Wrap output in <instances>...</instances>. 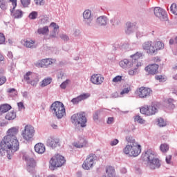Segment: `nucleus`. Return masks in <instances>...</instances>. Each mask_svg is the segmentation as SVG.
I'll list each match as a JSON object with an SVG mask.
<instances>
[{
  "instance_id": "f257e3e1",
  "label": "nucleus",
  "mask_w": 177,
  "mask_h": 177,
  "mask_svg": "<svg viewBox=\"0 0 177 177\" xmlns=\"http://www.w3.org/2000/svg\"><path fill=\"white\" fill-rule=\"evenodd\" d=\"M19 127L18 126L10 128L0 142V154L6 156L8 160H12V156L16 151H19L20 142L17 140Z\"/></svg>"
},
{
  "instance_id": "f03ea898",
  "label": "nucleus",
  "mask_w": 177,
  "mask_h": 177,
  "mask_svg": "<svg viewBox=\"0 0 177 177\" xmlns=\"http://www.w3.org/2000/svg\"><path fill=\"white\" fill-rule=\"evenodd\" d=\"M126 141L127 143L123 149V153L129 157H138L142 153L140 144L131 136L126 137Z\"/></svg>"
},
{
  "instance_id": "7ed1b4c3",
  "label": "nucleus",
  "mask_w": 177,
  "mask_h": 177,
  "mask_svg": "<svg viewBox=\"0 0 177 177\" xmlns=\"http://www.w3.org/2000/svg\"><path fill=\"white\" fill-rule=\"evenodd\" d=\"M143 54L142 53H136L131 55L130 59H124L119 62V66L123 70H129V68H135L138 70L139 67H142V63L138 62V60L142 57Z\"/></svg>"
},
{
  "instance_id": "20e7f679",
  "label": "nucleus",
  "mask_w": 177,
  "mask_h": 177,
  "mask_svg": "<svg viewBox=\"0 0 177 177\" xmlns=\"http://www.w3.org/2000/svg\"><path fill=\"white\" fill-rule=\"evenodd\" d=\"M142 158L146 161L147 167H149L150 169H157L161 167L160 160L157 158V153L151 149L145 151L142 154Z\"/></svg>"
},
{
  "instance_id": "39448f33",
  "label": "nucleus",
  "mask_w": 177,
  "mask_h": 177,
  "mask_svg": "<svg viewBox=\"0 0 177 177\" xmlns=\"http://www.w3.org/2000/svg\"><path fill=\"white\" fill-rule=\"evenodd\" d=\"M165 48V44L162 41H147L142 44V50H145L147 55L153 56V55H156L158 50H162Z\"/></svg>"
},
{
  "instance_id": "423d86ee",
  "label": "nucleus",
  "mask_w": 177,
  "mask_h": 177,
  "mask_svg": "<svg viewBox=\"0 0 177 177\" xmlns=\"http://www.w3.org/2000/svg\"><path fill=\"white\" fill-rule=\"evenodd\" d=\"M50 111L53 115L57 117L59 120L63 118V117L66 115V108H64V104L59 101H56L51 104Z\"/></svg>"
},
{
  "instance_id": "0eeeda50",
  "label": "nucleus",
  "mask_w": 177,
  "mask_h": 177,
  "mask_svg": "<svg viewBox=\"0 0 177 177\" xmlns=\"http://www.w3.org/2000/svg\"><path fill=\"white\" fill-rule=\"evenodd\" d=\"M86 116H85V113L80 112L74 114L71 116V122L75 125V127L81 128H85L86 127Z\"/></svg>"
},
{
  "instance_id": "6e6552de",
  "label": "nucleus",
  "mask_w": 177,
  "mask_h": 177,
  "mask_svg": "<svg viewBox=\"0 0 177 177\" xmlns=\"http://www.w3.org/2000/svg\"><path fill=\"white\" fill-rule=\"evenodd\" d=\"M35 135V129L30 124H27L21 131V136L26 142H32Z\"/></svg>"
},
{
  "instance_id": "1a4fd4ad",
  "label": "nucleus",
  "mask_w": 177,
  "mask_h": 177,
  "mask_svg": "<svg viewBox=\"0 0 177 177\" xmlns=\"http://www.w3.org/2000/svg\"><path fill=\"white\" fill-rule=\"evenodd\" d=\"M64 164H66V159L63 156L60 154H55L50 160V169H55V168H59V167H63Z\"/></svg>"
},
{
  "instance_id": "9d476101",
  "label": "nucleus",
  "mask_w": 177,
  "mask_h": 177,
  "mask_svg": "<svg viewBox=\"0 0 177 177\" xmlns=\"http://www.w3.org/2000/svg\"><path fill=\"white\" fill-rule=\"evenodd\" d=\"M24 80L27 82V84L32 85V86H37V85H38V82H39V77H38V75L31 71H28L24 75Z\"/></svg>"
},
{
  "instance_id": "9b49d317",
  "label": "nucleus",
  "mask_w": 177,
  "mask_h": 177,
  "mask_svg": "<svg viewBox=\"0 0 177 177\" xmlns=\"http://www.w3.org/2000/svg\"><path fill=\"white\" fill-rule=\"evenodd\" d=\"M152 92L153 91L150 88L142 86L136 91V95L140 99H147V97H150Z\"/></svg>"
},
{
  "instance_id": "f8f14e48",
  "label": "nucleus",
  "mask_w": 177,
  "mask_h": 177,
  "mask_svg": "<svg viewBox=\"0 0 177 177\" xmlns=\"http://www.w3.org/2000/svg\"><path fill=\"white\" fill-rule=\"evenodd\" d=\"M141 114L145 115H154L158 111V105L151 104V106H145L140 109Z\"/></svg>"
},
{
  "instance_id": "ddd939ff",
  "label": "nucleus",
  "mask_w": 177,
  "mask_h": 177,
  "mask_svg": "<svg viewBox=\"0 0 177 177\" xmlns=\"http://www.w3.org/2000/svg\"><path fill=\"white\" fill-rule=\"evenodd\" d=\"M96 155L93 153H91L90 155H88L82 165V167L84 168V169H91V168L93 167V165L95 164V161H96Z\"/></svg>"
},
{
  "instance_id": "4468645a",
  "label": "nucleus",
  "mask_w": 177,
  "mask_h": 177,
  "mask_svg": "<svg viewBox=\"0 0 177 177\" xmlns=\"http://www.w3.org/2000/svg\"><path fill=\"white\" fill-rule=\"evenodd\" d=\"M9 2L12 3V9H10L11 16L14 19H21L23 17V11L21 10H16V6H17V0H8Z\"/></svg>"
},
{
  "instance_id": "2eb2a0df",
  "label": "nucleus",
  "mask_w": 177,
  "mask_h": 177,
  "mask_svg": "<svg viewBox=\"0 0 177 177\" xmlns=\"http://www.w3.org/2000/svg\"><path fill=\"white\" fill-rule=\"evenodd\" d=\"M83 19V21L87 27H92L93 26V17L92 16V11L91 10L84 11Z\"/></svg>"
},
{
  "instance_id": "dca6fc26",
  "label": "nucleus",
  "mask_w": 177,
  "mask_h": 177,
  "mask_svg": "<svg viewBox=\"0 0 177 177\" xmlns=\"http://www.w3.org/2000/svg\"><path fill=\"white\" fill-rule=\"evenodd\" d=\"M24 158L25 161L26 162V169L28 172H32L35 168V165H37V163L35 162V160L34 158L30 157L28 155L24 156Z\"/></svg>"
},
{
  "instance_id": "f3484780",
  "label": "nucleus",
  "mask_w": 177,
  "mask_h": 177,
  "mask_svg": "<svg viewBox=\"0 0 177 177\" xmlns=\"http://www.w3.org/2000/svg\"><path fill=\"white\" fill-rule=\"evenodd\" d=\"M153 10V13L156 17L160 19V20H167V12L164 9L160 7H155L152 8Z\"/></svg>"
},
{
  "instance_id": "a211bd4d",
  "label": "nucleus",
  "mask_w": 177,
  "mask_h": 177,
  "mask_svg": "<svg viewBox=\"0 0 177 177\" xmlns=\"http://www.w3.org/2000/svg\"><path fill=\"white\" fill-rule=\"evenodd\" d=\"M104 81V77L100 74H93L91 77V82L94 85H102Z\"/></svg>"
},
{
  "instance_id": "6ab92c4d",
  "label": "nucleus",
  "mask_w": 177,
  "mask_h": 177,
  "mask_svg": "<svg viewBox=\"0 0 177 177\" xmlns=\"http://www.w3.org/2000/svg\"><path fill=\"white\" fill-rule=\"evenodd\" d=\"M145 71L148 73V74H151V75H156L158 73V65L156 64H153L151 65H148L145 68Z\"/></svg>"
},
{
  "instance_id": "aec40b11",
  "label": "nucleus",
  "mask_w": 177,
  "mask_h": 177,
  "mask_svg": "<svg viewBox=\"0 0 177 177\" xmlns=\"http://www.w3.org/2000/svg\"><path fill=\"white\" fill-rule=\"evenodd\" d=\"M53 63H56V59L47 58L39 62L37 66L39 67H48V66H50V64H53Z\"/></svg>"
},
{
  "instance_id": "412c9836",
  "label": "nucleus",
  "mask_w": 177,
  "mask_h": 177,
  "mask_svg": "<svg viewBox=\"0 0 177 177\" xmlns=\"http://www.w3.org/2000/svg\"><path fill=\"white\" fill-rule=\"evenodd\" d=\"M109 23V18L104 15L100 16L96 19V24L100 27H106Z\"/></svg>"
},
{
  "instance_id": "4be33fe9",
  "label": "nucleus",
  "mask_w": 177,
  "mask_h": 177,
  "mask_svg": "<svg viewBox=\"0 0 177 177\" xmlns=\"http://www.w3.org/2000/svg\"><path fill=\"white\" fill-rule=\"evenodd\" d=\"M90 96L91 94L89 93H83L77 96V97L73 98L71 100V102L73 103V104H78L80 102H82V100L88 99V97H89Z\"/></svg>"
},
{
  "instance_id": "5701e85b",
  "label": "nucleus",
  "mask_w": 177,
  "mask_h": 177,
  "mask_svg": "<svg viewBox=\"0 0 177 177\" xmlns=\"http://www.w3.org/2000/svg\"><path fill=\"white\" fill-rule=\"evenodd\" d=\"M59 145V139L56 138L50 137L47 140V146L52 147V149H56Z\"/></svg>"
},
{
  "instance_id": "b1692460",
  "label": "nucleus",
  "mask_w": 177,
  "mask_h": 177,
  "mask_svg": "<svg viewBox=\"0 0 177 177\" xmlns=\"http://www.w3.org/2000/svg\"><path fill=\"white\" fill-rule=\"evenodd\" d=\"M46 150L45 145L43 143H37L35 145V151L36 153H38V154H44Z\"/></svg>"
},
{
  "instance_id": "393cba45",
  "label": "nucleus",
  "mask_w": 177,
  "mask_h": 177,
  "mask_svg": "<svg viewBox=\"0 0 177 177\" xmlns=\"http://www.w3.org/2000/svg\"><path fill=\"white\" fill-rule=\"evenodd\" d=\"M88 142L85 138H80L79 141L73 143V146L75 147H77V149L85 147V146H86Z\"/></svg>"
},
{
  "instance_id": "a878e982",
  "label": "nucleus",
  "mask_w": 177,
  "mask_h": 177,
  "mask_svg": "<svg viewBox=\"0 0 177 177\" xmlns=\"http://www.w3.org/2000/svg\"><path fill=\"white\" fill-rule=\"evenodd\" d=\"M135 31V24L133 23L127 22V29L125 30L126 34L128 35L132 34Z\"/></svg>"
},
{
  "instance_id": "bb28decb",
  "label": "nucleus",
  "mask_w": 177,
  "mask_h": 177,
  "mask_svg": "<svg viewBox=\"0 0 177 177\" xmlns=\"http://www.w3.org/2000/svg\"><path fill=\"white\" fill-rule=\"evenodd\" d=\"M10 109H12V106L8 104H3L0 106V110L2 114L8 113Z\"/></svg>"
},
{
  "instance_id": "cd10ccee",
  "label": "nucleus",
  "mask_w": 177,
  "mask_h": 177,
  "mask_svg": "<svg viewBox=\"0 0 177 177\" xmlns=\"http://www.w3.org/2000/svg\"><path fill=\"white\" fill-rule=\"evenodd\" d=\"M37 33L39 35H46L49 33V28L48 26H44L43 28H39L37 30Z\"/></svg>"
},
{
  "instance_id": "c85d7f7f",
  "label": "nucleus",
  "mask_w": 177,
  "mask_h": 177,
  "mask_svg": "<svg viewBox=\"0 0 177 177\" xmlns=\"http://www.w3.org/2000/svg\"><path fill=\"white\" fill-rule=\"evenodd\" d=\"M24 45L26 46V48H30L32 49H34V48H36L35 46V41L33 40H26Z\"/></svg>"
},
{
  "instance_id": "c756f323",
  "label": "nucleus",
  "mask_w": 177,
  "mask_h": 177,
  "mask_svg": "<svg viewBox=\"0 0 177 177\" xmlns=\"http://www.w3.org/2000/svg\"><path fill=\"white\" fill-rule=\"evenodd\" d=\"M50 82H52V79L50 77H46L41 82L40 86L45 88V86H48Z\"/></svg>"
},
{
  "instance_id": "7c9ffc66",
  "label": "nucleus",
  "mask_w": 177,
  "mask_h": 177,
  "mask_svg": "<svg viewBox=\"0 0 177 177\" xmlns=\"http://www.w3.org/2000/svg\"><path fill=\"white\" fill-rule=\"evenodd\" d=\"M16 118V112L15 111H10L8 112L6 115V120H8V121H12Z\"/></svg>"
},
{
  "instance_id": "2f4dec72",
  "label": "nucleus",
  "mask_w": 177,
  "mask_h": 177,
  "mask_svg": "<svg viewBox=\"0 0 177 177\" xmlns=\"http://www.w3.org/2000/svg\"><path fill=\"white\" fill-rule=\"evenodd\" d=\"M160 150L162 153H167L169 150V145L167 143H163L160 146Z\"/></svg>"
},
{
  "instance_id": "473e14b6",
  "label": "nucleus",
  "mask_w": 177,
  "mask_h": 177,
  "mask_svg": "<svg viewBox=\"0 0 177 177\" xmlns=\"http://www.w3.org/2000/svg\"><path fill=\"white\" fill-rule=\"evenodd\" d=\"M157 125L160 127V128H164V127H167V121L164 120L162 118H159L157 120Z\"/></svg>"
},
{
  "instance_id": "72a5a7b5",
  "label": "nucleus",
  "mask_w": 177,
  "mask_h": 177,
  "mask_svg": "<svg viewBox=\"0 0 177 177\" xmlns=\"http://www.w3.org/2000/svg\"><path fill=\"white\" fill-rule=\"evenodd\" d=\"M0 8L2 10H6L8 9V1L6 0H0Z\"/></svg>"
},
{
  "instance_id": "f704fd0d",
  "label": "nucleus",
  "mask_w": 177,
  "mask_h": 177,
  "mask_svg": "<svg viewBox=\"0 0 177 177\" xmlns=\"http://www.w3.org/2000/svg\"><path fill=\"white\" fill-rule=\"evenodd\" d=\"M59 38L64 41V42H68L70 41V37L67 35V34L65 33H61L59 34Z\"/></svg>"
},
{
  "instance_id": "c9c22d12",
  "label": "nucleus",
  "mask_w": 177,
  "mask_h": 177,
  "mask_svg": "<svg viewBox=\"0 0 177 177\" xmlns=\"http://www.w3.org/2000/svg\"><path fill=\"white\" fill-rule=\"evenodd\" d=\"M104 110H105L104 109H102L95 112V113L93 114L94 121H97V120H99V114H100V113H103Z\"/></svg>"
},
{
  "instance_id": "e433bc0d",
  "label": "nucleus",
  "mask_w": 177,
  "mask_h": 177,
  "mask_svg": "<svg viewBox=\"0 0 177 177\" xmlns=\"http://www.w3.org/2000/svg\"><path fill=\"white\" fill-rule=\"evenodd\" d=\"M134 121L135 122H138V124H145V120H143V118L140 115L134 116Z\"/></svg>"
},
{
  "instance_id": "4c0bfd02",
  "label": "nucleus",
  "mask_w": 177,
  "mask_h": 177,
  "mask_svg": "<svg viewBox=\"0 0 177 177\" xmlns=\"http://www.w3.org/2000/svg\"><path fill=\"white\" fill-rule=\"evenodd\" d=\"M131 86H127L122 90V91L120 92V95L122 96H124V95H128L129 92H131Z\"/></svg>"
},
{
  "instance_id": "58836bf2",
  "label": "nucleus",
  "mask_w": 177,
  "mask_h": 177,
  "mask_svg": "<svg viewBox=\"0 0 177 177\" xmlns=\"http://www.w3.org/2000/svg\"><path fill=\"white\" fill-rule=\"evenodd\" d=\"M170 10L173 15L177 16V6L176 3H172L170 7Z\"/></svg>"
},
{
  "instance_id": "ea45409f",
  "label": "nucleus",
  "mask_w": 177,
  "mask_h": 177,
  "mask_svg": "<svg viewBox=\"0 0 177 177\" xmlns=\"http://www.w3.org/2000/svg\"><path fill=\"white\" fill-rule=\"evenodd\" d=\"M145 35L146 32H145L143 30H138L136 33V36L138 39L142 38V37H145Z\"/></svg>"
},
{
  "instance_id": "a19ab883",
  "label": "nucleus",
  "mask_w": 177,
  "mask_h": 177,
  "mask_svg": "<svg viewBox=\"0 0 177 177\" xmlns=\"http://www.w3.org/2000/svg\"><path fill=\"white\" fill-rule=\"evenodd\" d=\"M70 82H71V80H65L64 82H62L61 84L60 88L62 89H66V88H67V86H68Z\"/></svg>"
},
{
  "instance_id": "79ce46f5",
  "label": "nucleus",
  "mask_w": 177,
  "mask_h": 177,
  "mask_svg": "<svg viewBox=\"0 0 177 177\" xmlns=\"http://www.w3.org/2000/svg\"><path fill=\"white\" fill-rule=\"evenodd\" d=\"M124 78V76L117 75L116 77H113L112 80V82H115L117 84L118 82H121Z\"/></svg>"
},
{
  "instance_id": "37998d69",
  "label": "nucleus",
  "mask_w": 177,
  "mask_h": 177,
  "mask_svg": "<svg viewBox=\"0 0 177 177\" xmlns=\"http://www.w3.org/2000/svg\"><path fill=\"white\" fill-rule=\"evenodd\" d=\"M174 102H175V101L172 98L167 100V104H169L168 105L169 109H175V104H174Z\"/></svg>"
},
{
  "instance_id": "c03bdc74",
  "label": "nucleus",
  "mask_w": 177,
  "mask_h": 177,
  "mask_svg": "<svg viewBox=\"0 0 177 177\" xmlns=\"http://www.w3.org/2000/svg\"><path fill=\"white\" fill-rule=\"evenodd\" d=\"M110 22L111 23L112 26H118L121 21L117 17H114L110 20Z\"/></svg>"
},
{
  "instance_id": "a18cd8bd",
  "label": "nucleus",
  "mask_w": 177,
  "mask_h": 177,
  "mask_svg": "<svg viewBox=\"0 0 177 177\" xmlns=\"http://www.w3.org/2000/svg\"><path fill=\"white\" fill-rule=\"evenodd\" d=\"M21 3L24 8H28V6L31 3V0H21Z\"/></svg>"
},
{
  "instance_id": "49530a36",
  "label": "nucleus",
  "mask_w": 177,
  "mask_h": 177,
  "mask_svg": "<svg viewBox=\"0 0 177 177\" xmlns=\"http://www.w3.org/2000/svg\"><path fill=\"white\" fill-rule=\"evenodd\" d=\"M37 17H38V12L37 11H33L29 15V19H31V20H35Z\"/></svg>"
},
{
  "instance_id": "de8ad7c7",
  "label": "nucleus",
  "mask_w": 177,
  "mask_h": 177,
  "mask_svg": "<svg viewBox=\"0 0 177 177\" xmlns=\"http://www.w3.org/2000/svg\"><path fill=\"white\" fill-rule=\"evenodd\" d=\"M50 27H53V32H55V31H57V30H59V26L57 24H56V23L53 22L50 24Z\"/></svg>"
},
{
  "instance_id": "09e8293b",
  "label": "nucleus",
  "mask_w": 177,
  "mask_h": 177,
  "mask_svg": "<svg viewBox=\"0 0 177 177\" xmlns=\"http://www.w3.org/2000/svg\"><path fill=\"white\" fill-rule=\"evenodd\" d=\"M131 69L129 70V75H136V73H137V70L138 69H135V68H131Z\"/></svg>"
},
{
  "instance_id": "8fccbe9b",
  "label": "nucleus",
  "mask_w": 177,
  "mask_h": 177,
  "mask_svg": "<svg viewBox=\"0 0 177 177\" xmlns=\"http://www.w3.org/2000/svg\"><path fill=\"white\" fill-rule=\"evenodd\" d=\"M7 92L8 93H12L14 96H16V95H17V91H16V88H8L7 90Z\"/></svg>"
},
{
  "instance_id": "3c124183",
  "label": "nucleus",
  "mask_w": 177,
  "mask_h": 177,
  "mask_svg": "<svg viewBox=\"0 0 177 177\" xmlns=\"http://www.w3.org/2000/svg\"><path fill=\"white\" fill-rule=\"evenodd\" d=\"M5 35L2 33H0V45H3L5 44Z\"/></svg>"
},
{
  "instance_id": "603ef678",
  "label": "nucleus",
  "mask_w": 177,
  "mask_h": 177,
  "mask_svg": "<svg viewBox=\"0 0 177 177\" xmlns=\"http://www.w3.org/2000/svg\"><path fill=\"white\" fill-rule=\"evenodd\" d=\"M118 143H120V140L118 139H113V140L111 141L110 145L111 146H117Z\"/></svg>"
},
{
  "instance_id": "864d4df0",
  "label": "nucleus",
  "mask_w": 177,
  "mask_h": 177,
  "mask_svg": "<svg viewBox=\"0 0 177 177\" xmlns=\"http://www.w3.org/2000/svg\"><path fill=\"white\" fill-rule=\"evenodd\" d=\"M155 79L160 82H164L165 81V79L162 77V75H156L155 76Z\"/></svg>"
},
{
  "instance_id": "5fc2aeb1",
  "label": "nucleus",
  "mask_w": 177,
  "mask_h": 177,
  "mask_svg": "<svg viewBox=\"0 0 177 177\" xmlns=\"http://www.w3.org/2000/svg\"><path fill=\"white\" fill-rule=\"evenodd\" d=\"M36 5L39 6H42L44 3H45V1L44 0H34Z\"/></svg>"
},
{
  "instance_id": "6e6d98bb",
  "label": "nucleus",
  "mask_w": 177,
  "mask_h": 177,
  "mask_svg": "<svg viewBox=\"0 0 177 177\" xmlns=\"http://www.w3.org/2000/svg\"><path fill=\"white\" fill-rule=\"evenodd\" d=\"M172 160V156L168 155L166 156L165 161L167 164H171V160Z\"/></svg>"
},
{
  "instance_id": "4d7b16f0",
  "label": "nucleus",
  "mask_w": 177,
  "mask_h": 177,
  "mask_svg": "<svg viewBox=\"0 0 177 177\" xmlns=\"http://www.w3.org/2000/svg\"><path fill=\"white\" fill-rule=\"evenodd\" d=\"M106 123L110 125L111 124H113L114 123V118L113 117H109L108 118V120H107V122Z\"/></svg>"
},
{
  "instance_id": "13d9d810",
  "label": "nucleus",
  "mask_w": 177,
  "mask_h": 177,
  "mask_svg": "<svg viewBox=\"0 0 177 177\" xmlns=\"http://www.w3.org/2000/svg\"><path fill=\"white\" fill-rule=\"evenodd\" d=\"M5 82H6V77H0V86L3 85V84H5Z\"/></svg>"
},
{
  "instance_id": "bf43d9fd",
  "label": "nucleus",
  "mask_w": 177,
  "mask_h": 177,
  "mask_svg": "<svg viewBox=\"0 0 177 177\" xmlns=\"http://www.w3.org/2000/svg\"><path fill=\"white\" fill-rule=\"evenodd\" d=\"M17 106H18L19 110H23V109H25L24 104L23 102H18Z\"/></svg>"
},
{
  "instance_id": "052dcab7",
  "label": "nucleus",
  "mask_w": 177,
  "mask_h": 177,
  "mask_svg": "<svg viewBox=\"0 0 177 177\" xmlns=\"http://www.w3.org/2000/svg\"><path fill=\"white\" fill-rule=\"evenodd\" d=\"M120 48V49H128L129 48V45L128 44H123Z\"/></svg>"
},
{
  "instance_id": "680f3d73",
  "label": "nucleus",
  "mask_w": 177,
  "mask_h": 177,
  "mask_svg": "<svg viewBox=\"0 0 177 177\" xmlns=\"http://www.w3.org/2000/svg\"><path fill=\"white\" fill-rule=\"evenodd\" d=\"M80 30L75 29V30H74L73 35H75V37H78V35H80Z\"/></svg>"
},
{
  "instance_id": "e2e57ef3",
  "label": "nucleus",
  "mask_w": 177,
  "mask_h": 177,
  "mask_svg": "<svg viewBox=\"0 0 177 177\" xmlns=\"http://www.w3.org/2000/svg\"><path fill=\"white\" fill-rule=\"evenodd\" d=\"M111 97L115 99L117 97H118V93L115 92L111 94Z\"/></svg>"
},
{
  "instance_id": "0e129e2a",
  "label": "nucleus",
  "mask_w": 177,
  "mask_h": 177,
  "mask_svg": "<svg viewBox=\"0 0 177 177\" xmlns=\"http://www.w3.org/2000/svg\"><path fill=\"white\" fill-rule=\"evenodd\" d=\"M169 45H175V44H176V41H175V39H170L169 41Z\"/></svg>"
},
{
  "instance_id": "69168bd1",
  "label": "nucleus",
  "mask_w": 177,
  "mask_h": 177,
  "mask_svg": "<svg viewBox=\"0 0 177 177\" xmlns=\"http://www.w3.org/2000/svg\"><path fill=\"white\" fill-rule=\"evenodd\" d=\"M7 56L9 57V59H13V53H12L10 51L8 53Z\"/></svg>"
},
{
  "instance_id": "338daca9",
  "label": "nucleus",
  "mask_w": 177,
  "mask_h": 177,
  "mask_svg": "<svg viewBox=\"0 0 177 177\" xmlns=\"http://www.w3.org/2000/svg\"><path fill=\"white\" fill-rule=\"evenodd\" d=\"M21 93H22L23 97H25L26 99V97H28V93L27 91L22 92Z\"/></svg>"
},
{
  "instance_id": "774afa93",
  "label": "nucleus",
  "mask_w": 177,
  "mask_h": 177,
  "mask_svg": "<svg viewBox=\"0 0 177 177\" xmlns=\"http://www.w3.org/2000/svg\"><path fill=\"white\" fill-rule=\"evenodd\" d=\"M120 172H121V174H127V172H128V171L127 170V168L123 167L120 169Z\"/></svg>"
}]
</instances>
